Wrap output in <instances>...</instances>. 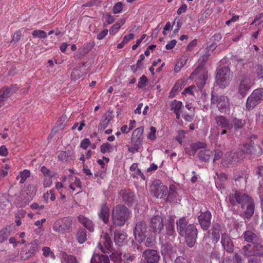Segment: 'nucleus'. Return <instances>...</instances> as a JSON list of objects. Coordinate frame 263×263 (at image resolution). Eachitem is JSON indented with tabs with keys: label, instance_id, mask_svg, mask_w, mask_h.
Returning <instances> with one entry per match:
<instances>
[{
	"label": "nucleus",
	"instance_id": "1a4fd4ad",
	"mask_svg": "<svg viewBox=\"0 0 263 263\" xmlns=\"http://www.w3.org/2000/svg\"><path fill=\"white\" fill-rule=\"evenodd\" d=\"M197 77L198 80L197 85L199 88H202L208 78L206 70L202 66H198L195 71L191 74L193 79Z\"/></svg>",
	"mask_w": 263,
	"mask_h": 263
},
{
	"label": "nucleus",
	"instance_id": "4468645a",
	"mask_svg": "<svg viewBox=\"0 0 263 263\" xmlns=\"http://www.w3.org/2000/svg\"><path fill=\"white\" fill-rule=\"evenodd\" d=\"M71 225V221L68 218L59 219L56 221L53 226L54 230H65L69 229Z\"/></svg>",
	"mask_w": 263,
	"mask_h": 263
},
{
	"label": "nucleus",
	"instance_id": "c85d7f7f",
	"mask_svg": "<svg viewBox=\"0 0 263 263\" xmlns=\"http://www.w3.org/2000/svg\"><path fill=\"white\" fill-rule=\"evenodd\" d=\"M125 23V19H121L119 20L115 24H114L109 30V33L110 34L114 35L119 31V29L124 25Z\"/></svg>",
	"mask_w": 263,
	"mask_h": 263
},
{
	"label": "nucleus",
	"instance_id": "774afa93",
	"mask_svg": "<svg viewBox=\"0 0 263 263\" xmlns=\"http://www.w3.org/2000/svg\"><path fill=\"white\" fill-rule=\"evenodd\" d=\"M248 263H261V259L256 257H251L248 260Z\"/></svg>",
	"mask_w": 263,
	"mask_h": 263
},
{
	"label": "nucleus",
	"instance_id": "f257e3e1",
	"mask_svg": "<svg viewBox=\"0 0 263 263\" xmlns=\"http://www.w3.org/2000/svg\"><path fill=\"white\" fill-rule=\"evenodd\" d=\"M234 197L236 201L241 204L243 214L245 218H249L254 212V204L253 199L242 192L236 191Z\"/></svg>",
	"mask_w": 263,
	"mask_h": 263
},
{
	"label": "nucleus",
	"instance_id": "a19ab883",
	"mask_svg": "<svg viewBox=\"0 0 263 263\" xmlns=\"http://www.w3.org/2000/svg\"><path fill=\"white\" fill-rule=\"evenodd\" d=\"M231 122L232 123L233 127H234L235 128H241L245 124L244 120L236 118L233 119Z\"/></svg>",
	"mask_w": 263,
	"mask_h": 263
},
{
	"label": "nucleus",
	"instance_id": "de8ad7c7",
	"mask_svg": "<svg viewBox=\"0 0 263 263\" xmlns=\"http://www.w3.org/2000/svg\"><path fill=\"white\" fill-rule=\"evenodd\" d=\"M155 238L154 236L151 235L148 236L146 239L145 246L148 247H152L155 244Z\"/></svg>",
	"mask_w": 263,
	"mask_h": 263
},
{
	"label": "nucleus",
	"instance_id": "6e6d98bb",
	"mask_svg": "<svg viewBox=\"0 0 263 263\" xmlns=\"http://www.w3.org/2000/svg\"><path fill=\"white\" fill-rule=\"evenodd\" d=\"M84 121L81 122L80 124L79 123H75L72 127V129H77L78 131H81L83 127L85 126Z\"/></svg>",
	"mask_w": 263,
	"mask_h": 263
},
{
	"label": "nucleus",
	"instance_id": "a18cd8bd",
	"mask_svg": "<svg viewBox=\"0 0 263 263\" xmlns=\"http://www.w3.org/2000/svg\"><path fill=\"white\" fill-rule=\"evenodd\" d=\"M148 82V79L146 76L143 75L139 79L138 86L141 88H144L146 86Z\"/></svg>",
	"mask_w": 263,
	"mask_h": 263
},
{
	"label": "nucleus",
	"instance_id": "423d86ee",
	"mask_svg": "<svg viewBox=\"0 0 263 263\" xmlns=\"http://www.w3.org/2000/svg\"><path fill=\"white\" fill-rule=\"evenodd\" d=\"M211 103L216 105L221 112H226L229 108V99L227 96L223 95H212Z\"/></svg>",
	"mask_w": 263,
	"mask_h": 263
},
{
	"label": "nucleus",
	"instance_id": "c9c22d12",
	"mask_svg": "<svg viewBox=\"0 0 263 263\" xmlns=\"http://www.w3.org/2000/svg\"><path fill=\"white\" fill-rule=\"evenodd\" d=\"M148 231H134V235L136 240L139 242L143 241L146 237L145 232Z\"/></svg>",
	"mask_w": 263,
	"mask_h": 263
},
{
	"label": "nucleus",
	"instance_id": "412c9836",
	"mask_svg": "<svg viewBox=\"0 0 263 263\" xmlns=\"http://www.w3.org/2000/svg\"><path fill=\"white\" fill-rule=\"evenodd\" d=\"M69 187L72 191H77L78 193L80 191L82 185L79 178L72 176L69 178Z\"/></svg>",
	"mask_w": 263,
	"mask_h": 263
},
{
	"label": "nucleus",
	"instance_id": "09e8293b",
	"mask_svg": "<svg viewBox=\"0 0 263 263\" xmlns=\"http://www.w3.org/2000/svg\"><path fill=\"white\" fill-rule=\"evenodd\" d=\"M22 36V32L20 30H18L16 31L13 36V38L11 41L12 43L15 44L16 42H17L20 39H21V37Z\"/></svg>",
	"mask_w": 263,
	"mask_h": 263
},
{
	"label": "nucleus",
	"instance_id": "20e7f679",
	"mask_svg": "<svg viewBox=\"0 0 263 263\" xmlns=\"http://www.w3.org/2000/svg\"><path fill=\"white\" fill-rule=\"evenodd\" d=\"M129 211L124 205H119L112 211V220L114 225L122 226L127 220Z\"/></svg>",
	"mask_w": 263,
	"mask_h": 263
},
{
	"label": "nucleus",
	"instance_id": "e2e57ef3",
	"mask_svg": "<svg viewBox=\"0 0 263 263\" xmlns=\"http://www.w3.org/2000/svg\"><path fill=\"white\" fill-rule=\"evenodd\" d=\"M177 41L175 40H173L170 41L165 46L166 49H172L176 45Z\"/></svg>",
	"mask_w": 263,
	"mask_h": 263
},
{
	"label": "nucleus",
	"instance_id": "e433bc0d",
	"mask_svg": "<svg viewBox=\"0 0 263 263\" xmlns=\"http://www.w3.org/2000/svg\"><path fill=\"white\" fill-rule=\"evenodd\" d=\"M86 231H78L76 234L77 240L80 244L83 243L86 240Z\"/></svg>",
	"mask_w": 263,
	"mask_h": 263
},
{
	"label": "nucleus",
	"instance_id": "864d4df0",
	"mask_svg": "<svg viewBox=\"0 0 263 263\" xmlns=\"http://www.w3.org/2000/svg\"><path fill=\"white\" fill-rule=\"evenodd\" d=\"M132 143L134 144V146L130 147V146H128V151L129 152H131L132 153H135L138 151L139 146L141 145V144H138L136 142H132Z\"/></svg>",
	"mask_w": 263,
	"mask_h": 263
},
{
	"label": "nucleus",
	"instance_id": "bb28decb",
	"mask_svg": "<svg viewBox=\"0 0 263 263\" xmlns=\"http://www.w3.org/2000/svg\"><path fill=\"white\" fill-rule=\"evenodd\" d=\"M244 238L245 240L253 244L257 242L259 239L258 237L253 231H245Z\"/></svg>",
	"mask_w": 263,
	"mask_h": 263
},
{
	"label": "nucleus",
	"instance_id": "f704fd0d",
	"mask_svg": "<svg viewBox=\"0 0 263 263\" xmlns=\"http://www.w3.org/2000/svg\"><path fill=\"white\" fill-rule=\"evenodd\" d=\"M63 259L65 263H78L77 259L73 255H68L64 253L63 254Z\"/></svg>",
	"mask_w": 263,
	"mask_h": 263
},
{
	"label": "nucleus",
	"instance_id": "9d476101",
	"mask_svg": "<svg viewBox=\"0 0 263 263\" xmlns=\"http://www.w3.org/2000/svg\"><path fill=\"white\" fill-rule=\"evenodd\" d=\"M153 190L156 197L162 198L164 197L168 191L167 187L163 185L160 180H156L153 183Z\"/></svg>",
	"mask_w": 263,
	"mask_h": 263
},
{
	"label": "nucleus",
	"instance_id": "58836bf2",
	"mask_svg": "<svg viewBox=\"0 0 263 263\" xmlns=\"http://www.w3.org/2000/svg\"><path fill=\"white\" fill-rule=\"evenodd\" d=\"M156 132V128L154 126H151L147 135V138L150 141L156 140L157 138Z\"/></svg>",
	"mask_w": 263,
	"mask_h": 263
},
{
	"label": "nucleus",
	"instance_id": "3c124183",
	"mask_svg": "<svg viewBox=\"0 0 263 263\" xmlns=\"http://www.w3.org/2000/svg\"><path fill=\"white\" fill-rule=\"evenodd\" d=\"M146 229V224L144 221H140L138 222L135 227V230H143Z\"/></svg>",
	"mask_w": 263,
	"mask_h": 263
},
{
	"label": "nucleus",
	"instance_id": "69168bd1",
	"mask_svg": "<svg viewBox=\"0 0 263 263\" xmlns=\"http://www.w3.org/2000/svg\"><path fill=\"white\" fill-rule=\"evenodd\" d=\"M123 257L125 259L130 262L133 261L135 258V256L134 255L130 254V253H125L123 255Z\"/></svg>",
	"mask_w": 263,
	"mask_h": 263
},
{
	"label": "nucleus",
	"instance_id": "c03bdc74",
	"mask_svg": "<svg viewBox=\"0 0 263 263\" xmlns=\"http://www.w3.org/2000/svg\"><path fill=\"white\" fill-rule=\"evenodd\" d=\"M32 35L35 37L44 39L47 37V33L46 32L41 30H35L32 33Z\"/></svg>",
	"mask_w": 263,
	"mask_h": 263
},
{
	"label": "nucleus",
	"instance_id": "2eb2a0df",
	"mask_svg": "<svg viewBox=\"0 0 263 263\" xmlns=\"http://www.w3.org/2000/svg\"><path fill=\"white\" fill-rule=\"evenodd\" d=\"M252 84V82L250 78L248 76L243 77L240 82V84L239 87V93L243 96L246 92L250 89Z\"/></svg>",
	"mask_w": 263,
	"mask_h": 263
},
{
	"label": "nucleus",
	"instance_id": "ddd939ff",
	"mask_svg": "<svg viewBox=\"0 0 263 263\" xmlns=\"http://www.w3.org/2000/svg\"><path fill=\"white\" fill-rule=\"evenodd\" d=\"M211 214L209 211L202 213L198 217L199 223L203 230H206L211 224Z\"/></svg>",
	"mask_w": 263,
	"mask_h": 263
},
{
	"label": "nucleus",
	"instance_id": "680f3d73",
	"mask_svg": "<svg viewBox=\"0 0 263 263\" xmlns=\"http://www.w3.org/2000/svg\"><path fill=\"white\" fill-rule=\"evenodd\" d=\"M185 133L183 130L179 132L178 136L176 137V140L179 143H182V139L184 137Z\"/></svg>",
	"mask_w": 263,
	"mask_h": 263
},
{
	"label": "nucleus",
	"instance_id": "cd10ccee",
	"mask_svg": "<svg viewBox=\"0 0 263 263\" xmlns=\"http://www.w3.org/2000/svg\"><path fill=\"white\" fill-rule=\"evenodd\" d=\"M17 89L16 86H12L10 88H3L0 90V95H2L5 99L10 97Z\"/></svg>",
	"mask_w": 263,
	"mask_h": 263
},
{
	"label": "nucleus",
	"instance_id": "6e6552de",
	"mask_svg": "<svg viewBox=\"0 0 263 263\" xmlns=\"http://www.w3.org/2000/svg\"><path fill=\"white\" fill-rule=\"evenodd\" d=\"M263 89L258 88L254 90L252 94L248 98L246 102V108L251 110L254 108L262 100Z\"/></svg>",
	"mask_w": 263,
	"mask_h": 263
},
{
	"label": "nucleus",
	"instance_id": "aec40b11",
	"mask_svg": "<svg viewBox=\"0 0 263 263\" xmlns=\"http://www.w3.org/2000/svg\"><path fill=\"white\" fill-rule=\"evenodd\" d=\"M115 242L119 246L122 245L127 239V235L125 231H115L114 233Z\"/></svg>",
	"mask_w": 263,
	"mask_h": 263
},
{
	"label": "nucleus",
	"instance_id": "79ce46f5",
	"mask_svg": "<svg viewBox=\"0 0 263 263\" xmlns=\"http://www.w3.org/2000/svg\"><path fill=\"white\" fill-rule=\"evenodd\" d=\"M112 149V146L109 143H105L101 145V152L103 154L110 152Z\"/></svg>",
	"mask_w": 263,
	"mask_h": 263
},
{
	"label": "nucleus",
	"instance_id": "9b49d317",
	"mask_svg": "<svg viewBox=\"0 0 263 263\" xmlns=\"http://www.w3.org/2000/svg\"><path fill=\"white\" fill-rule=\"evenodd\" d=\"M144 261L146 263H158L160 259V255L157 251L147 249L142 254Z\"/></svg>",
	"mask_w": 263,
	"mask_h": 263
},
{
	"label": "nucleus",
	"instance_id": "dca6fc26",
	"mask_svg": "<svg viewBox=\"0 0 263 263\" xmlns=\"http://www.w3.org/2000/svg\"><path fill=\"white\" fill-rule=\"evenodd\" d=\"M144 127L141 126L134 130L132 137V142L138 144H142L143 141V134Z\"/></svg>",
	"mask_w": 263,
	"mask_h": 263
},
{
	"label": "nucleus",
	"instance_id": "6ab92c4d",
	"mask_svg": "<svg viewBox=\"0 0 263 263\" xmlns=\"http://www.w3.org/2000/svg\"><path fill=\"white\" fill-rule=\"evenodd\" d=\"M177 229L179 230H197L193 224H188L185 218H181L177 222Z\"/></svg>",
	"mask_w": 263,
	"mask_h": 263
},
{
	"label": "nucleus",
	"instance_id": "0eeeda50",
	"mask_svg": "<svg viewBox=\"0 0 263 263\" xmlns=\"http://www.w3.org/2000/svg\"><path fill=\"white\" fill-rule=\"evenodd\" d=\"M40 241L35 239L33 242L28 243L23 248L20 252V256L23 260H26L34 255L39 250Z\"/></svg>",
	"mask_w": 263,
	"mask_h": 263
},
{
	"label": "nucleus",
	"instance_id": "13d9d810",
	"mask_svg": "<svg viewBox=\"0 0 263 263\" xmlns=\"http://www.w3.org/2000/svg\"><path fill=\"white\" fill-rule=\"evenodd\" d=\"M30 208L32 210L41 211L44 209V205L43 204L40 205L37 203H33L30 205Z\"/></svg>",
	"mask_w": 263,
	"mask_h": 263
},
{
	"label": "nucleus",
	"instance_id": "4be33fe9",
	"mask_svg": "<svg viewBox=\"0 0 263 263\" xmlns=\"http://www.w3.org/2000/svg\"><path fill=\"white\" fill-rule=\"evenodd\" d=\"M182 107V103L181 101H177L176 100H173L171 103V110L173 111L176 115V118L178 119L180 117Z\"/></svg>",
	"mask_w": 263,
	"mask_h": 263
},
{
	"label": "nucleus",
	"instance_id": "5701e85b",
	"mask_svg": "<svg viewBox=\"0 0 263 263\" xmlns=\"http://www.w3.org/2000/svg\"><path fill=\"white\" fill-rule=\"evenodd\" d=\"M109 210L106 204H103L98 213L99 217L105 223H107L109 217Z\"/></svg>",
	"mask_w": 263,
	"mask_h": 263
},
{
	"label": "nucleus",
	"instance_id": "b1692460",
	"mask_svg": "<svg viewBox=\"0 0 263 263\" xmlns=\"http://www.w3.org/2000/svg\"><path fill=\"white\" fill-rule=\"evenodd\" d=\"M90 263H110V261L108 256L96 254L92 256Z\"/></svg>",
	"mask_w": 263,
	"mask_h": 263
},
{
	"label": "nucleus",
	"instance_id": "ea45409f",
	"mask_svg": "<svg viewBox=\"0 0 263 263\" xmlns=\"http://www.w3.org/2000/svg\"><path fill=\"white\" fill-rule=\"evenodd\" d=\"M211 152L209 150H202L200 152L199 157L203 161H208L210 157Z\"/></svg>",
	"mask_w": 263,
	"mask_h": 263
},
{
	"label": "nucleus",
	"instance_id": "0e129e2a",
	"mask_svg": "<svg viewBox=\"0 0 263 263\" xmlns=\"http://www.w3.org/2000/svg\"><path fill=\"white\" fill-rule=\"evenodd\" d=\"M205 145L204 143L199 142L192 144V147H193L194 151H196L198 148H204L205 147Z\"/></svg>",
	"mask_w": 263,
	"mask_h": 263
},
{
	"label": "nucleus",
	"instance_id": "2f4dec72",
	"mask_svg": "<svg viewBox=\"0 0 263 263\" xmlns=\"http://www.w3.org/2000/svg\"><path fill=\"white\" fill-rule=\"evenodd\" d=\"M30 173L28 170H24L20 172L19 175L16 177V179L19 180L20 183H23L26 180L27 178L30 176Z\"/></svg>",
	"mask_w": 263,
	"mask_h": 263
},
{
	"label": "nucleus",
	"instance_id": "5fc2aeb1",
	"mask_svg": "<svg viewBox=\"0 0 263 263\" xmlns=\"http://www.w3.org/2000/svg\"><path fill=\"white\" fill-rule=\"evenodd\" d=\"M124 199L126 200L127 202L130 203L133 200L134 198V193L133 192H129L126 193L124 196Z\"/></svg>",
	"mask_w": 263,
	"mask_h": 263
},
{
	"label": "nucleus",
	"instance_id": "a211bd4d",
	"mask_svg": "<svg viewBox=\"0 0 263 263\" xmlns=\"http://www.w3.org/2000/svg\"><path fill=\"white\" fill-rule=\"evenodd\" d=\"M151 227L153 229L162 230L163 229L162 218L160 216H155L151 221Z\"/></svg>",
	"mask_w": 263,
	"mask_h": 263
},
{
	"label": "nucleus",
	"instance_id": "052dcab7",
	"mask_svg": "<svg viewBox=\"0 0 263 263\" xmlns=\"http://www.w3.org/2000/svg\"><path fill=\"white\" fill-rule=\"evenodd\" d=\"M108 30L107 29H104L102 32H100L97 35V39L99 40H102L108 34Z\"/></svg>",
	"mask_w": 263,
	"mask_h": 263
},
{
	"label": "nucleus",
	"instance_id": "393cba45",
	"mask_svg": "<svg viewBox=\"0 0 263 263\" xmlns=\"http://www.w3.org/2000/svg\"><path fill=\"white\" fill-rule=\"evenodd\" d=\"M216 122L222 128L230 129L233 127L231 121L227 120L226 118L222 116L218 117L216 118Z\"/></svg>",
	"mask_w": 263,
	"mask_h": 263
},
{
	"label": "nucleus",
	"instance_id": "f03ea898",
	"mask_svg": "<svg viewBox=\"0 0 263 263\" xmlns=\"http://www.w3.org/2000/svg\"><path fill=\"white\" fill-rule=\"evenodd\" d=\"M98 246L102 252L107 253H111L110 255L111 258H114V256L116 259L121 258L122 253L120 252L113 251L112 242L109 233L102 232L100 241L98 243Z\"/></svg>",
	"mask_w": 263,
	"mask_h": 263
},
{
	"label": "nucleus",
	"instance_id": "603ef678",
	"mask_svg": "<svg viewBox=\"0 0 263 263\" xmlns=\"http://www.w3.org/2000/svg\"><path fill=\"white\" fill-rule=\"evenodd\" d=\"M90 145V141L87 138L83 139L80 144L81 147L84 149H86Z\"/></svg>",
	"mask_w": 263,
	"mask_h": 263
},
{
	"label": "nucleus",
	"instance_id": "72a5a7b5",
	"mask_svg": "<svg viewBox=\"0 0 263 263\" xmlns=\"http://www.w3.org/2000/svg\"><path fill=\"white\" fill-rule=\"evenodd\" d=\"M207 236L210 238L213 243L217 242L220 238L219 231H208Z\"/></svg>",
	"mask_w": 263,
	"mask_h": 263
},
{
	"label": "nucleus",
	"instance_id": "338daca9",
	"mask_svg": "<svg viewBox=\"0 0 263 263\" xmlns=\"http://www.w3.org/2000/svg\"><path fill=\"white\" fill-rule=\"evenodd\" d=\"M233 259L237 263H242L243 261L241 256L236 253L234 254Z\"/></svg>",
	"mask_w": 263,
	"mask_h": 263
},
{
	"label": "nucleus",
	"instance_id": "bf43d9fd",
	"mask_svg": "<svg viewBox=\"0 0 263 263\" xmlns=\"http://www.w3.org/2000/svg\"><path fill=\"white\" fill-rule=\"evenodd\" d=\"M8 155V151L5 145L0 147V156L6 157Z\"/></svg>",
	"mask_w": 263,
	"mask_h": 263
},
{
	"label": "nucleus",
	"instance_id": "8fccbe9b",
	"mask_svg": "<svg viewBox=\"0 0 263 263\" xmlns=\"http://www.w3.org/2000/svg\"><path fill=\"white\" fill-rule=\"evenodd\" d=\"M123 9V5L122 3H117L113 7V12L115 14L119 13L121 12Z\"/></svg>",
	"mask_w": 263,
	"mask_h": 263
},
{
	"label": "nucleus",
	"instance_id": "f3484780",
	"mask_svg": "<svg viewBox=\"0 0 263 263\" xmlns=\"http://www.w3.org/2000/svg\"><path fill=\"white\" fill-rule=\"evenodd\" d=\"M221 243L224 249L228 252H232L233 251V244L230 237L223 234L221 236Z\"/></svg>",
	"mask_w": 263,
	"mask_h": 263
},
{
	"label": "nucleus",
	"instance_id": "49530a36",
	"mask_svg": "<svg viewBox=\"0 0 263 263\" xmlns=\"http://www.w3.org/2000/svg\"><path fill=\"white\" fill-rule=\"evenodd\" d=\"M43 251V255L45 257L50 256L52 258H55V255L52 251H51L50 249L47 247H44L42 248Z\"/></svg>",
	"mask_w": 263,
	"mask_h": 263
},
{
	"label": "nucleus",
	"instance_id": "37998d69",
	"mask_svg": "<svg viewBox=\"0 0 263 263\" xmlns=\"http://www.w3.org/2000/svg\"><path fill=\"white\" fill-rule=\"evenodd\" d=\"M83 74V72L79 69H74L72 72L71 77L72 80H77L80 79Z\"/></svg>",
	"mask_w": 263,
	"mask_h": 263
},
{
	"label": "nucleus",
	"instance_id": "4c0bfd02",
	"mask_svg": "<svg viewBox=\"0 0 263 263\" xmlns=\"http://www.w3.org/2000/svg\"><path fill=\"white\" fill-rule=\"evenodd\" d=\"M11 168V165L10 163H5L2 166L0 170V176L5 177L8 174V170Z\"/></svg>",
	"mask_w": 263,
	"mask_h": 263
},
{
	"label": "nucleus",
	"instance_id": "39448f33",
	"mask_svg": "<svg viewBox=\"0 0 263 263\" xmlns=\"http://www.w3.org/2000/svg\"><path fill=\"white\" fill-rule=\"evenodd\" d=\"M216 82L220 87H226L231 81L230 69L228 67L220 69L216 75Z\"/></svg>",
	"mask_w": 263,
	"mask_h": 263
},
{
	"label": "nucleus",
	"instance_id": "f8f14e48",
	"mask_svg": "<svg viewBox=\"0 0 263 263\" xmlns=\"http://www.w3.org/2000/svg\"><path fill=\"white\" fill-rule=\"evenodd\" d=\"M197 231H179L181 236L185 235L187 245L191 248L194 246L197 236Z\"/></svg>",
	"mask_w": 263,
	"mask_h": 263
},
{
	"label": "nucleus",
	"instance_id": "c756f323",
	"mask_svg": "<svg viewBox=\"0 0 263 263\" xmlns=\"http://www.w3.org/2000/svg\"><path fill=\"white\" fill-rule=\"evenodd\" d=\"M253 256H263V245L256 242L253 245Z\"/></svg>",
	"mask_w": 263,
	"mask_h": 263
},
{
	"label": "nucleus",
	"instance_id": "473e14b6",
	"mask_svg": "<svg viewBox=\"0 0 263 263\" xmlns=\"http://www.w3.org/2000/svg\"><path fill=\"white\" fill-rule=\"evenodd\" d=\"M253 246L250 244H247L242 248V254L247 257L253 256Z\"/></svg>",
	"mask_w": 263,
	"mask_h": 263
},
{
	"label": "nucleus",
	"instance_id": "a878e982",
	"mask_svg": "<svg viewBox=\"0 0 263 263\" xmlns=\"http://www.w3.org/2000/svg\"><path fill=\"white\" fill-rule=\"evenodd\" d=\"M79 221L88 230H92L93 229V224L91 220L80 215L78 217Z\"/></svg>",
	"mask_w": 263,
	"mask_h": 263
},
{
	"label": "nucleus",
	"instance_id": "7c9ffc66",
	"mask_svg": "<svg viewBox=\"0 0 263 263\" xmlns=\"http://www.w3.org/2000/svg\"><path fill=\"white\" fill-rule=\"evenodd\" d=\"M187 60V57L186 55L182 56L176 64V65L174 68L175 71H179L181 70V69L185 65Z\"/></svg>",
	"mask_w": 263,
	"mask_h": 263
},
{
	"label": "nucleus",
	"instance_id": "4d7b16f0",
	"mask_svg": "<svg viewBox=\"0 0 263 263\" xmlns=\"http://www.w3.org/2000/svg\"><path fill=\"white\" fill-rule=\"evenodd\" d=\"M196 88L194 86H190L185 89V90L183 91V93L185 95H193L194 91L195 90H196Z\"/></svg>",
	"mask_w": 263,
	"mask_h": 263
},
{
	"label": "nucleus",
	"instance_id": "7ed1b4c3",
	"mask_svg": "<svg viewBox=\"0 0 263 263\" xmlns=\"http://www.w3.org/2000/svg\"><path fill=\"white\" fill-rule=\"evenodd\" d=\"M36 193V186L30 184L23 190L21 196L15 204L18 208L24 207L27 205L33 199Z\"/></svg>",
	"mask_w": 263,
	"mask_h": 263
}]
</instances>
